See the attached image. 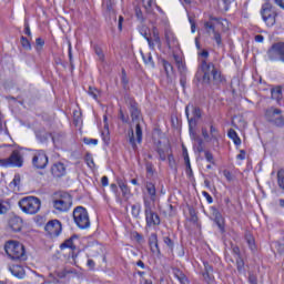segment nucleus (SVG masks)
Wrapping results in <instances>:
<instances>
[{
    "label": "nucleus",
    "instance_id": "obj_1",
    "mask_svg": "<svg viewBox=\"0 0 284 284\" xmlns=\"http://www.w3.org/2000/svg\"><path fill=\"white\" fill-rule=\"evenodd\" d=\"M201 70L203 72L202 83H204L205 85H210V83H212V79L216 85L225 81V78L223 77V74H221V71L216 69L214 63H207V60H202ZM210 74L212 75V79L210 78Z\"/></svg>",
    "mask_w": 284,
    "mask_h": 284
},
{
    "label": "nucleus",
    "instance_id": "obj_2",
    "mask_svg": "<svg viewBox=\"0 0 284 284\" xmlns=\"http://www.w3.org/2000/svg\"><path fill=\"white\" fill-rule=\"evenodd\" d=\"M4 252L11 261H27L26 246L18 241H8L4 244Z\"/></svg>",
    "mask_w": 284,
    "mask_h": 284
},
{
    "label": "nucleus",
    "instance_id": "obj_3",
    "mask_svg": "<svg viewBox=\"0 0 284 284\" xmlns=\"http://www.w3.org/2000/svg\"><path fill=\"white\" fill-rule=\"evenodd\" d=\"M18 205L24 214H39L41 210V199L32 195L26 196L18 202Z\"/></svg>",
    "mask_w": 284,
    "mask_h": 284
},
{
    "label": "nucleus",
    "instance_id": "obj_4",
    "mask_svg": "<svg viewBox=\"0 0 284 284\" xmlns=\"http://www.w3.org/2000/svg\"><path fill=\"white\" fill-rule=\"evenodd\" d=\"M143 205L146 227H156L161 225V216H159V214L152 209L154 205L152 204V201H150L149 197H143Z\"/></svg>",
    "mask_w": 284,
    "mask_h": 284
},
{
    "label": "nucleus",
    "instance_id": "obj_5",
    "mask_svg": "<svg viewBox=\"0 0 284 284\" xmlns=\"http://www.w3.org/2000/svg\"><path fill=\"white\" fill-rule=\"evenodd\" d=\"M72 216L79 230H89L91 223H90V214L88 213V209L83 206H77L72 212Z\"/></svg>",
    "mask_w": 284,
    "mask_h": 284
},
{
    "label": "nucleus",
    "instance_id": "obj_6",
    "mask_svg": "<svg viewBox=\"0 0 284 284\" xmlns=\"http://www.w3.org/2000/svg\"><path fill=\"white\" fill-rule=\"evenodd\" d=\"M260 14L267 28H274V26H276V17H278V12H276V9L272 3L265 2L262 4Z\"/></svg>",
    "mask_w": 284,
    "mask_h": 284
},
{
    "label": "nucleus",
    "instance_id": "obj_7",
    "mask_svg": "<svg viewBox=\"0 0 284 284\" xmlns=\"http://www.w3.org/2000/svg\"><path fill=\"white\" fill-rule=\"evenodd\" d=\"M264 116L268 123H272L273 125H276L277 128H283V125H284L283 110L271 106V108L266 109Z\"/></svg>",
    "mask_w": 284,
    "mask_h": 284
},
{
    "label": "nucleus",
    "instance_id": "obj_8",
    "mask_svg": "<svg viewBox=\"0 0 284 284\" xmlns=\"http://www.w3.org/2000/svg\"><path fill=\"white\" fill-rule=\"evenodd\" d=\"M0 168H23L21 151L14 150L7 159L0 160Z\"/></svg>",
    "mask_w": 284,
    "mask_h": 284
},
{
    "label": "nucleus",
    "instance_id": "obj_9",
    "mask_svg": "<svg viewBox=\"0 0 284 284\" xmlns=\"http://www.w3.org/2000/svg\"><path fill=\"white\" fill-rule=\"evenodd\" d=\"M191 108H192L193 116L190 118V106L185 108V114H186V119L189 121V133L194 135L195 134L194 126L199 122V119H201L203 116V111L201 110V108L195 106V105H192Z\"/></svg>",
    "mask_w": 284,
    "mask_h": 284
},
{
    "label": "nucleus",
    "instance_id": "obj_10",
    "mask_svg": "<svg viewBox=\"0 0 284 284\" xmlns=\"http://www.w3.org/2000/svg\"><path fill=\"white\" fill-rule=\"evenodd\" d=\"M52 203L54 210H58V212H69L70 207H72V195L63 193L60 199L53 200Z\"/></svg>",
    "mask_w": 284,
    "mask_h": 284
},
{
    "label": "nucleus",
    "instance_id": "obj_11",
    "mask_svg": "<svg viewBox=\"0 0 284 284\" xmlns=\"http://www.w3.org/2000/svg\"><path fill=\"white\" fill-rule=\"evenodd\" d=\"M44 232H47L50 239H58L63 232V224L59 220H51L45 224Z\"/></svg>",
    "mask_w": 284,
    "mask_h": 284
},
{
    "label": "nucleus",
    "instance_id": "obj_12",
    "mask_svg": "<svg viewBox=\"0 0 284 284\" xmlns=\"http://www.w3.org/2000/svg\"><path fill=\"white\" fill-rule=\"evenodd\" d=\"M32 165L36 170H45L48 168V154H45V151L39 150L33 154Z\"/></svg>",
    "mask_w": 284,
    "mask_h": 284
},
{
    "label": "nucleus",
    "instance_id": "obj_13",
    "mask_svg": "<svg viewBox=\"0 0 284 284\" xmlns=\"http://www.w3.org/2000/svg\"><path fill=\"white\" fill-rule=\"evenodd\" d=\"M126 103L132 121L139 123V121H141V109L139 108V103L134 98H128Z\"/></svg>",
    "mask_w": 284,
    "mask_h": 284
},
{
    "label": "nucleus",
    "instance_id": "obj_14",
    "mask_svg": "<svg viewBox=\"0 0 284 284\" xmlns=\"http://www.w3.org/2000/svg\"><path fill=\"white\" fill-rule=\"evenodd\" d=\"M50 173L53 179H63L68 174V169L62 162H55L50 168Z\"/></svg>",
    "mask_w": 284,
    "mask_h": 284
},
{
    "label": "nucleus",
    "instance_id": "obj_15",
    "mask_svg": "<svg viewBox=\"0 0 284 284\" xmlns=\"http://www.w3.org/2000/svg\"><path fill=\"white\" fill-rule=\"evenodd\" d=\"M211 214L214 219V223L217 225L221 232H225V219H223V214L221 211L216 209V206H211Z\"/></svg>",
    "mask_w": 284,
    "mask_h": 284
},
{
    "label": "nucleus",
    "instance_id": "obj_16",
    "mask_svg": "<svg viewBox=\"0 0 284 284\" xmlns=\"http://www.w3.org/2000/svg\"><path fill=\"white\" fill-rule=\"evenodd\" d=\"M149 246L152 254H156V256H161V247H159V235L156 233H151L149 236Z\"/></svg>",
    "mask_w": 284,
    "mask_h": 284
},
{
    "label": "nucleus",
    "instance_id": "obj_17",
    "mask_svg": "<svg viewBox=\"0 0 284 284\" xmlns=\"http://www.w3.org/2000/svg\"><path fill=\"white\" fill-rule=\"evenodd\" d=\"M204 272H202V276L205 281V283H212L214 281V266L211 265L210 262L204 261L203 262Z\"/></svg>",
    "mask_w": 284,
    "mask_h": 284
},
{
    "label": "nucleus",
    "instance_id": "obj_18",
    "mask_svg": "<svg viewBox=\"0 0 284 284\" xmlns=\"http://www.w3.org/2000/svg\"><path fill=\"white\" fill-rule=\"evenodd\" d=\"M8 225L12 232H21L23 229V219L20 216H12L9 220Z\"/></svg>",
    "mask_w": 284,
    "mask_h": 284
},
{
    "label": "nucleus",
    "instance_id": "obj_19",
    "mask_svg": "<svg viewBox=\"0 0 284 284\" xmlns=\"http://www.w3.org/2000/svg\"><path fill=\"white\" fill-rule=\"evenodd\" d=\"M10 273L12 274V276H14L16 278H26V268H23V266L21 265H11L9 267Z\"/></svg>",
    "mask_w": 284,
    "mask_h": 284
},
{
    "label": "nucleus",
    "instance_id": "obj_20",
    "mask_svg": "<svg viewBox=\"0 0 284 284\" xmlns=\"http://www.w3.org/2000/svg\"><path fill=\"white\" fill-rule=\"evenodd\" d=\"M51 139L54 145H63V143H65L67 134L63 131H57L51 133Z\"/></svg>",
    "mask_w": 284,
    "mask_h": 284
},
{
    "label": "nucleus",
    "instance_id": "obj_21",
    "mask_svg": "<svg viewBox=\"0 0 284 284\" xmlns=\"http://www.w3.org/2000/svg\"><path fill=\"white\" fill-rule=\"evenodd\" d=\"M144 187L150 196L149 201L154 205V201H156V185L152 182H145Z\"/></svg>",
    "mask_w": 284,
    "mask_h": 284
},
{
    "label": "nucleus",
    "instance_id": "obj_22",
    "mask_svg": "<svg viewBox=\"0 0 284 284\" xmlns=\"http://www.w3.org/2000/svg\"><path fill=\"white\" fill-rule=\"evenodd\" d=\"M102 13L104 17H112V14H114V4L112 3V0L102 1Z\"/></svg>",
    "mask_w": 284,
    "mask_h": 284
},
{
    "label": "nucleus",
    "instance_id": "obj_23",
    "mask_svg": "<svg viewBox=\"0 0 284 284\" xmlns=\"http://www.w3.org/2000/svg\"><path fill=\"white\" fill-rule=\"evenodd\" d=\"M164 37L169 50H172V48L179 44V40L176 39V36H174L172 31H165Z\"/></svg>",
    "mask_w": 284,
    "mask_h": 284
},
{
    "label": "nucleus",
    "instance_id": "obj_24",
    "mask_svg": "<svg viewBox=\"0 0 284 284\" xmlns=\"http://www.w3.org/2000/svg\"><path fill=\"white\" fill-rule=\"evenodd\" d=\"M141 57H142V60L144 62V64L148 67V68H151V70H154L156 68V63L154 62V58L152 57V53L149 52V53H143L141 51Z\"/></svg>",
    "mask_w": 284,
    "mask_h": 284
},
{
    "label": "nucleus",
    "instance_id": "obj_25",
    "mask_svg": "<svg viewBox=\"0 0 284 284\" xmlns=\"http://www.w3.org/2000/svg\"><path fill=\"white\" fill-rule=\"evenodd\" d=\"M173 276L179 281L181 284H190V280H187V276L183 271L180 268H173Z\"/></svg>",
    "mask_w": 284,
    "mask_h": 284
},
{
    "label": "nucleus",
    "instance_id": "obj_26",
    "mask_svg": "<svg viewBox=\"0 0 284 284\" xmlns=\"http://www.w3.org/2000/svg\"><path fill=\"white\" fill-rule=\"evenodd\" d=\"M74 239H77V235H72L71 237H69L68 240H65L62 244H60V250H72V252H74V250H77V245H74Z\"/></svg>",
    "mask_w": 284,
    "mask_h": 284
},
{
    "label": "nucleus",
    "instance_id": "obj_27",
    "mask_svg": "<svg viewBox=\"0 0 284 284\" xmlns=\"http://www.w3.org/2000/svg\"><path fill=\"white\" fill-rule=\"evenodd\" d=\"M161 63L164 68V72L166 74V79H170L171 74H174V65H172V63H170L168 60L162 59Z\"/></svg>",
    "mask_w": 284,
    "mask_h": 284
},
{
    "label": "nucleus",
    "instance_id": "obj_28",
    "mask_svg": "<svg viewBox=\"0 0 284 284\" xmlns=\"http://www.w3.org/2000/svg\"><path fill=\"white\" fill-rule=\"evenodd\" d=\"M235 0H217V6L219 9L222 12H227V10H230V7L232 6V3H234Z\"/></svg>",
    "mask_w": 284,
    "mask_h": 284
},
{
    "label": "nucleus",
    "instance_id": "obj_29",
    "mask_svg": "<svg viewBox=\"0 0 284 284\" xmlns=\"http://www.w3.org/2000/svg\"><path fill=\"white\" fill-rule=\"evenodd\" d=\"M245 241L251 250V252H254L256 250V241L254 240V235L246 233L245 234Z\"/></svg>",
    "mask_w": 284,
    "mask_h": 284
},
{
    "label": "nucleus",
    "instance_id": "obj_30",
    "mask_svg": "<svg viewBox=\"0 0 284 284\" xmlns=\"http://www.w3.org/2000/svg\"><path fill=\"white\" fill-rule=\"evenodd\" d=\"M227 136L234 142L235 145H241V138L239 136V133L234 131V129L229 130Z\"/></svg>",
    "mask_w": 284,
    "mask_h": 284
},
{
    "label": "nucleus",
    "instance_id": "obj_31",
    "mask_svg": "<svg viewBox=\"0 0 284 284\" xmlns=\"http://www.w3.org/2000/svg\"><path fill=\"white\" fill-rule=\"evenodd\" d=\"M152 34H153L152 41H153L154 45H158V48L161 49L162 43H161V36H159V28L153 27Z\"/></svg>",
    "mask_w": 284,
    "mask_h": 284
},
{
    "label": "nucleus",
    "instance_id": "obj_32",
    "mask_svg": "<svg viewBox=\"0 0 284 284\" xmlns=\"http://www.w3.org/2000/svg\"><path fill=\"white\" fill-rule=\"evenodd\" d=\"M84 162L87 163L88 168H90V170H94V168L97 166V164H94V158L92 156V153H90V152L85 153Z\"/></svg>",
    "mask_w": 284,
    "mask_h": 284
},
{
    "label": "nucleus",
    "instance_id": "obj_33",
    "mask_svg": "<svg viewBox=\"0 0 284 284\" xmlns=\"http://www.w3.org/2000/svg\"><path fill=\"white\" fill-rule=\"evenodd\" d=\"M131 214L133 219H141V203H136L131 206Z\"/></svg>",
    "mask_w": 284,
    "mask_h": 284
},
{
    "label": "nucleus",
    "instance_id": "obj_34",
    "mask_svg": "<svg viewBox=\"0 0 284 284\" xmlns=\"http://www.w3.org/2000/svg\"><path fill=\"white\" fill-rule=\"evenodd\" d=\"M118 185L122 192V196H130V187H128V184L123 180H119Z\"/></svg>",
    "mask_w": 284,
    "mask_h": 284
},
{
    "label": "nucleus",
    "instance_id": "obj_35",
    "mask_svg": "<svg viewBox=\"0 0 284 284\" xmlns=\"http://www.w3.org/2000/svg\"><path fill=\"white\" fill-rule=\"evenodd\" d=\"M37 139L40 143H47L48 139H52V133L49 132H38Z\"/></svg>",
    "mask_w": 284,
    "mask_h": 284
},
{
    "label": "nucleus",
    "instance_id": "obj_36",
    "mask_svg": "<svg viewBox=\"0 0 284 284\" xmlns=\"http://www.w3.org/2000/svg\"><path fill=\"white\" fill-rule=\"evenodd\" d=\"M236 270L239 274H243L245 272V262L242 256L236 257Z\"/></svg>",
    "mask_w": 284,
    "mask_h": 284
},
{
    "label": "nucleus",
    "instance_id": "obj_37",
    "mask_svg": "<svg viewBox=\"0 0 284 284\" xmlns=\"http://www.w3.org/2000/svg\"><path fill=\"white\" fill-rule=\"evenodd\" d=\"M277 185L280 190H284V169L277 171Z\"/></svg>",
    "mask_w": 284,
    "mask_h": 284
},
{
    "label": "nucleus",
    "instance_id": "obj_38",
    "mask_svg": "<svg viewBox=\"0 0 284 284\" xmlns=\"http://www.w3.org/2000/svg\"><path fill=\"white\" fill-rule=\"evenodd\" d=\"M135 135L138 143H141L143 141V129H141V124L136 122L135 125Z\"/></svg>",
    "mask_w": 284,
    "mask_h": 284
},
{
    "label": "nucleus",
    "instance_id": "obj_39",
    "mask_svg": "<svg viewBox=\"0 0 284 284\" xmlns=\"http://www.w3.org/2000/svg\"><path fill=\"white\" fill-rule=\"evenodd\" d=\"M213 41H215L219 48H223V38L221 37V32L214 31L213 33Z\"/></svg>",
    "mask_w": 284,
    "mask_h": 284
},
{
    "label": "nucleus",
    "instance_id": "obj_40",
    "mask_svg": "<svg viewBox=\"0 0 284 284\" xmlns=\"http://www.w3.org/2000/svg\"><path fill=\"white\" fill-rule=\"evenodd\" d=\"M163 243L169 247L170 252H174V241L170 236H163Z\"/></svg>",
    "mask_w": 284,
    "mask_h": 284
},
{
    "label": "nucleus",
    "instance_id": "obj_41",
    "mask_svg": "<svg viewBox=\"0 0 284 284\" xmlns=\"http://www.w3.org/2000/svg\"><path fill=\"white\" fill-rule=\"evenodd\" d=\"M282 94H283V90L281 88H275V89L271 90L272 99L278 100V99H281Z\"/></svg>",
    "mask_w": 284,
    "mask_h": 284
},
{
    "label": "nucleus",
    "instance_id": "obj_42",
    "mask_svg": "<svg viewBox=\"0 0 284 284\" xmlns=\"http://www.w3.org/2000/svg\"><path fill=\"white\" fill-rule=\"evenodd\" d=\"M141 34L148 41L150 50H154L155 49L154 41H152V38L148 36V31H144V32L142 31Z\"/></svg>",
    "mask_w": 284,
    "mask_h": 284
},
{
    "label": "nucleus",
    "instance_id": "obj_43",
    "mask_svg": "<svg viewBox=\"0 0 284 284\" xmlns=\"http://www.w3.org/2000/svg\"><path fill=\"white\" fill-rule=\"evenodd\" d=\"M20 43L24 50H32V44H30V40H28V38L22 36L20 38Z\"/></svg>",
    "mask_w": 284,
    "mask_h": 284
},
{
    "label": "nucleus",
    "instance_id": "obj_44",
    "mask_svg": "<svg viewBox=\"0 0 284 284\" xmlns=\"http://www.w3.org/2000/svg\"><path fill=\"white\" fill-rule=\"evenodd\" d=\"M210 135H211V139H213L214 141H216V139H219V129L216 126H214V124H212V123L210 125Z\"/></svg>",
    "mask_w": 284,
    "mask_h": 284
},
{
    "label": "nucleus",
    "instance_id": "obj_45",
    "mask_svg": "<svg viewBox=\"0 0 284 284\" xmlns=\"http://www.w3.org/2000/svg\"><path fill=\"white\" fill-rule=\"evenodd\" d=\"M121 83H122L124 90L128 88V84L130 83V80L128 79V73L125 72V69H122Z\"/></svg>",
    "mask_w": 284,
    "mask_h": 284
},
{
    "label": "nucleus",
    "instance_id": "obj_46",
    "mask_svg": "<svg viewBox=\"0 0 284 284\" xmlns=\"http://www.w3.org/2000/svg\"><path fill=\"white\" fill-rule=\"evenodd\" d=\"M88 94L90 97H92V99H94V101H99V91L97 90V88L89 87Z\"/></svg>",
    "mask_w": 284,
    "mask_h": 284
},
{
    "label": "nucleus",
    "instance_id": "obj_47",
    "mask_svg": "<svg viewBox=\"0 0 284 284\" xmlns=\"http://www.w3.org/2000/svg\"><path fill=\"white\" fill-rule=\"evenodd\" d=\"M168 161H169V168H171V170H174L176 172V160L174 159V155L169 154Z\"/></svg>",
    "mask_w": 284,
    "mask_h": 284
},
{
    "label": "nucleus",
    "instance_id": "obj_48",
    "mask_svg": "<svg viewBox=\"0 0 284 284\" xmlns=\"http://www.w3.org/2000/svg\"><path fill=\"white\" fill-rule=\"evenodd\" d=\"M173 59H174L179 70H181V68H182V70L185 69V67L183 65V60H181V57L179 54L174 53Z\"/></svg>",
    "mask_w": 284,
    "mask_h": 284
},
{
    "label": "nucleus",
    "instance_id": "obj_49",
    "mask_svg": "<svg viewBox=\"0 0 284 284\" xmlns=\"http://www.w3.org/2000/svg\"><path fill=\"white\" fill-rule=\"evenodd\" d=\"M135 17H136L138 21H141V23H143V21H145V17H143V11L139 7H135Z\"/></svg>",
    "mask_w": 284,
    "mask_h": 284
},
{
    "label": "nucleus",
    "instance_id": "obj_50",
    "mask_svg": "<svg viewBox=\"0 0 284 284\" xmlns=\"http://www.w3.org/2000/svg\"><path fill=\"white\" fill-rule=\"evenodd\" d=\"M204 156H205L207 163H211L212 165H215V162H214V154H212V152H210V151H204Z\"/></svg>",
    "mask_w": 284,
    "mask_h": 284
},
{
    "label": "nucleus",
    "instance_id": "obj_51",
    "mask_svg": "<svg viewBox=\"0 0 284 284\" xmlns=\"http://www.w3.org/2000/svg\"><path fill=\"white\" fill-rule=\"evenodd\" d=\"M129 143H131L132 148H136V139H134V130L129 132Z\"/></svg>",
    "mask_w": 284,
    "mask_h": 284
},
{
    "label": "nucleus",
    "instance_id": "obj_52",
    "mask_svg": "<svg viewBox=\"0 0 284 284\" xmlns=\"http://www.w3.org/2000/svg\"><path fill=\"white\" fill-rule=\"evenodd\" d=\"M83 143L85 145H99V140L97 139H90V138H84Z\"/></svg>",
    "mask_w": 284,
    "mask_h": 284
},
{
    "label": "nucleus",
    "instance_id": "obj_53",
    "mask_svg": "<svg viewBox=\"0 0 284 284\" xmlns=\"http://www.w3.org/2000/svg\"><path fill=\"white\" fill-rule=\"evenodd\" d=\"M204 28L207 33H210V30L213 32V34H214V32H216V28L214 27V24L212 22H205Z\"/></svg>",
    "mask_w": 284,
    "mask_h": 284
},
{
    "label": "nucleus",
    "instance_id": "obj_54",
    "mask_svg": "<svg viewBox=\"0 0 284 284\" xmlns=\"http://www.w3.org/2000/svg\"><path fill=\"white\" fill-rule=\"evenodd\" d=\"M68 55H69V63L74 61V57L72 55V42H68Z\"/></svg>",
    "mask_w": 284,
    "mask_h": 284
},
{
    "label": "nucleus",
    "instance_id": "obj_55",
    "mask_svg": "<svg viewBox=\"0 0 284 284\" xmlns=\"http://www.w3.org/2000/svg\"><path fill=\"white\" fill-rule=\"evenodd\" d=\"M202 196H204V199H206V202L212 205V203H214V199L212 197V195H210V193H207L206 191L202 192Z\"/></svg>",
    "mask_w": 284,
    "mask_h": 284
},
{
    "label": "nucleus",
    "instance_id": "obj_56",
    "mask_svg": "<svg viewBox=\"0 0 284 284\" xmlns=\"http://www.w3.org/2000/svg\"><path fill=\"white\" fill-rule=\"evenodd\" d=\"M20 183H21V175L16 174L11 182V185H13L14 187H18V185H20Z\"/></svg>",
    "mask_w": 284,
    "mask_h": 284
},
{
    "label": "nucleus",
    "instance_id": "obj_57",
    "mask_svg": "<svg viewBox=\"0 0 284 284\" xmlns=\"http://www.w3.org/2000/svg\"><path fill=\"white\" fill-rule=\"evenodd\" d=\"M248 283L250 284H258V278L256 277V275L250 273L248 274Z\"/></svg>",
    "mask_w": 284,
    "mask_h": 284
},
{
    "label": "nucleus",
    "instance_id": "obj_58",
    "mask_svg": "<svg viewBox=\"0 0 284 284\" xmlns=\"http://www.w3.org/2000/svg\"><path fill=\"white\" fill-rule=\"evenodd\" d=\"M95 54L99 57L100 61L105 60V55L103 54V50H101V48H95Z\"/></svg>",
    "mask_w": 284,
    "mask_h": 284
},
{
    "label": "nucleus",
    "instance_id": "obj_59",
    "mask_svg": "<svg viewBox=\"0 0 284 284\" xmlns=\"http://www.w3.org/2000/svg\"><path fill=\"white\" fill-rule=\"evenodd\" d=\"M24 34H27V37H32V31H30V23L28 21H24Z\"/></svg>",
    "mask_w": 284,
    "mask_h": 284
},
{
    "label": "nucleus",
    "instance_id": "obj_60",
    "mask_svg": "<svg viewBox=\"0 0 284 284\" xmlns=\"http://www.w3.org/2000/svg\"><path fill=\"white\" fill-rule=\"evenodd\" d=\"M156 152H158V154H159V156H160V159L162 160V161H165L168 158L165 156V151L163 150V149H161V148H159L158 150H156Z\"/></svg>",
    "mask_w": 284,
    "mask_h": 284
},
{
    "label": "nucleus",
    "instance_id": "obj_61",
    "mask_svg": "<svg viewBox=\"0 0 284 284\" xmlns=\"http://www.w3.org/2000/svg\"><path fill=\"white\" fill-rule=\"evenodd\" d=\"M146 173L154 174V165L152 164V162L146 163Z\"/></svg>",
    "mask_w": 284,
    "mask_h": 284
},
{
    "label": "nucleus",
    "instance_id": "obj_62",
    "mask_svg": "<svg viewBox=\"0 0 284 284\" xmlns=\"http://www.w3.org/2000/svg\"><path fill=\"white\" fill-rule=\"evenodd\" d=\"M192 136V139H194L197 143V145H203V139L201 136H196V133L195 134H190Z\"/></svg>",
    "mask_w": 284,
    "mask_h": 284
},
{
    "label": "nucleus",
    "instance_id": "obj_63",
    "mask_svg": "<svg viewBox=\"0 0 284 284\" xmlns=\"http://www.w3.org/2000/svg\"><path fill=\"white\" fill-rule=\"evenodd\" d=\"M134 239L138 243H143V235L139 232L134 233Z\"/></svg>",
    "mask_w": 284,
    "mask_h": 284
},
{
    "label": "nucleus",
    "instance_id": "obj_64",
    "mask_svg": "<svg viewBox=\"0 0 284 284\" xmlns=\"http://www.w3.org/2000/svg\"><path fill=\"white\" fill-rule=\"evenodd\" d=\"M223 176H225L226 181H232V172L224 170Z\"/></svg>",
    "mask_w": 284,
    "mask_h": 284
}]
</instances>
